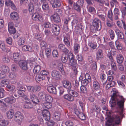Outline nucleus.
<instances>
[{
	"label": "nucleus",
	"instance_id": "a878e982",
	"mask_svg": "<svg viewBox=\"0 0 126 126\" xmlns=\"http://www.w3.org/2000/svg\"><path fill=\"white\" fill-rule=\"evenodd\" d=\"M61 113L60 111H56L54 113L53 118L57 121H59L60 119Z\"/></svg>",
	"mask_w": 126,
	"mask_h": 126
},
{
	"label": "nucleus",
	"instance_id": "603ef678",
	"mask_svg": "<svg viewBox=\"0 0 126 126\" xmlns=\"http://www.w3.org/2000/svg\"><path fill=\"white\" fill-rule=\"evenodd\" d=\"M29 10L31 14H32L34 11L33 6L32 4H29L28 5Z\"/></svg>",
	"mask_w": 126,
	"mask_h": 126
},
{
	"label": "nucleus",
	"instance_id": "39448f33",
	"mask_svg": "<svg viewBox=\"0 0 126 126\" xmlns=\"http://www.w3.org/2000/svg\"><path fill=\"white\" fill-rule=\"evenodd\" d=\"M32 19L35 21H39L41 22L43 21V17L42 16L37 13H32Z\"/></svg>",
	"mask_w": 126,
	"mask_h": 126
},
{
	"label": "nucleus",
	"instance_id": "3c124183",
	"mask_svg": "<svg viewBox=\"0 0 126 126\" xmlns=\"http://www.w3.org/2000/svg\"><path fill=\"white\" fill-rule=\"evenodd\" d=\"M5 91L2 88L0 87V98L3 97L4 96V92Z\"/></svg>",
	"mask_w": 126,
	"mask_h": 126
},
{
	"label": "nucleus",
	"instance_id": "7ed1b4c3",
	"mask_svg": "<svg viewBox=\"0 0 126 126\" xmlns=\"http://www.w3.org/2000/svg\"><path fill=\"white\" fill-rule=\"evenodd\" d=\"M93 25L95 29V32L99 31L101 28V22L97 18H95L94 20Z\"/></svg>",
	"mask_w": 126,
	"mask_h": 126
},
{
	"label": "nucleus",
	"instance_id": "79ce46f5",
	"mask_svg": "<svg viewBox=\"0 0 126 126\" xmlns=\"http://www.w3.org/2000/svg\"><path fill=\"white\" fill-rule=\"evenodd\" d=\"M107 16L111 21H113V14L111 10H110L108 11Z\"/></svg>",
	"mask_w": 126,
	"mask_h": 126
},
{
	"label": "nucleus",
	"instance_id": "e2e57ef3",
	"mask_svg": "<svg viewBox=\"0 0 126 126\" xmlns=\"http://www.w3.org/2000/svg\"><path fill=\"white\" fill-rule=\"evenodd\" d=\"M89 82H90V81L88 80L84 79L81 81L82 85L86 86L88 84Z\"/></svg>",
	"mask_w": 126,
	"mask_h": 126
},
{
	"label": "nucleus",
	"instance_id": "a211bd4d",
	"mask_svg": "<svg viewBox=\"0 0 126 126\" xmlns=\"http://www.w3.org/2000/svg\"><path fill=\"white\" fill-rule=\"evenodd\" d=\"M10 16L11 19L15 20H17L19 18L18 14L15 12H13L11 13Z\"/></svg>",
	"mask_w": 126,
	"mask_h": 126
},
{
	"label": "nucleus",
	"instance_id": "f3484780",
	"mask_svg": "<svg viewBox=\"0 0 126 126\" xmlns=\"http://www.w3.org/2000/svg\"><path fill=\"white\" fill-rule=\"evenodd\" d=\"M47 90L50 93L56 94L57 93L56 88L53 86H48L47 87Z\"/></svg>",
	"mask_w": 126,
	"mask_h": 126
},
{
	"label": "nucleus",
	"instance_id": "aec40b11",
	"mask_svg": "<svg viewBox=\"0 0 126 126\" xmlns=\"http://www.w3.org/2000/svg\"><path fill=\"white\" fill-rule=\"evenodd\" d=\"M13 58L14 62L17 63L20 59L21 55L18 52L14 53L13 54Z\"/></svg>",
	"mask_w": 126,
	"mask_h": 126
},
{
	"label": "nucleus",
	"instance_id": "72a5a7b5",
	"mask_svg": "<svg viewBox=\"0 0 126 126\" xmlns=\"http://www.w3.org/2000/svg\"><path fill=\"white\" fill-rule=\"evenodd\" d=\"M45 101L46 102H52L53 98L50 95L48 94H46L45 96Z\"/></svg>",
	"mask_w": 126,
	"mask_h": 126
},
{
	"label": "nucleus",
	"instance_id": "13d9d810",
	"mask_svg": "<svg viewBox=\"0 0 126 126\" xmlns=\"http://www.w3.org/2000/svg\"><path fill=\"white\" fill-rule=\"evenodd\" d=\"M52 102H46L44 104V106L47 109L50 108L52 106Z\"/></svg>",
	"mask_w": 126,
	"mask_h": 126
},
{
	"label": "nucleus",
	"instance_id": "393cba45",
	"mask_svg": "<svg viewBox=\"0 0 126 126\" xmlns=\"http://www.w3.org/2000/svg\"><path fill=\"white\" fill-rule=\"evenodd\" d=\"M58 47L64 53H67L69 52V50L65 47V46L63 44H60L58 46Z\"/></svg>",
	"mask_w": 126,
	"mask_h": 126
},
{
	"label": "nucleus",
	"instance_id": "8fccbe9b",
	"mask_svg": "<svg viewBox=\"0 0 126 126\" xmlns=\"http://www.w3.org/2000/svg\"><path fill=\"white\" fill-rule=\"evenodd\" d=\"M9 83V81L8 79H4L1 81V86L4 87V85H8Z\"/></svg>",
	"mask_w": 126,
	"mask_h": 126
},
{
	"label": "nucleus",
	"instance_id": "412c9836",
	"mask_svg": "<svg viewBox=\"0 0 126 126\" xmlns=\"http://www.w3.org/2000/svg\"><path fill=\"white\" fill-rule=\"evenodd\" d=\"M7 117L8 119H11L14 116V111L13 109H10L6 112Z\"/></svg>",
	"mask_w": 126,
	"mask_h": 126
},
{
	"label": "nucleus",
	"instance_id": "dca6fc26",
	"mask_svg": "<svg viewBox=\"0 0 126 126\" xmlns=\"http://www.w3.org/2000/svg\"><path fill=\"white\" fill-rule=\"evenodd\" d=\"M51 20L55 22L58 23L61 22V20L59 15L56 14H54L51 17Z\"/></svg>",
	"mask_w": 126,
	"mask_h": 126
},
{
	"label": "nucleus",
	"instance_id": "c9c22d12",
	"mask_svg": "<svg viewBox=\"0 0 126 126\" xmlns=\"http://www.w3.org/2000/svg\"><path fill=\"white\" fill-rule=\"evenodd\" d=\"M26 40V38L24 37H21L18 41V44L20 46L24 45L25 42Z\"/></svg>",
	"mask_w": 126,
	"mask_h": 126
},
{
	"label": "nucleus",
	"instance_id": "bf43d9fd",
	"mask_svg": "<svg viewBox=\"0 0 126 126\" xmlns=\"http://www.w3.org/2000/svg\"><path fill=\"white\" fill-rule=\"evenodd\" d=\"M71 8L69 6H66L64 9L65 13L67 14H69Z\"/></svg>",
	"mask_w": 126,
	"mask_h": 126
},
{
	"label": "nucleus",
	"instance_id": "cd10ccee",
	"mask_svg": "<svg viewBox=\"0 0 126 126\" xmlns=\"http://www.w3.org/2000/svg\"><path fill=\"white\" fill-rule=\"evenodd\" d=\"M108 34L110 39L113 40L115 36V34L113 30L111 29L109 30L108 31Z\"/></svg>",
	"mask_w": 126,
	"mask_h": 126
},
{
	"label": "nucleus",
	"instance_id": "864d4df0",
	"mask_svg": "<svg viewBox=\"0 0 126 126\" xmlns=\"http://www.w3.org/2000/svg\"><path fill=\"white\" fill-rule=\"evenodd\" d=\"M87 8L88 11L90 13L94 14L95 13V9L93 7L90 6Z\"/></svg>",
	"mask_w": 126,
	"mask_h": 126
},
{
	"label": "nucleus",
	"instance_id": "2f4dec72",
	"mask_svg": "<svg viewBox=\"0 0 126 126\" xmlns=\"http://www.w3.org/2000/svg\"><path fill=\"white\" fill-rule=\"evenodd\" d=\"M23 107L24 108H31L33 107V105L31 102H26L25 101Z\"/></svg>",
	"mask_w": 126,
	"mask_h": 126
},
{
	"label": "nucleus",
	"instance_id": "58836bf2",
	"mask_svg": "<svg viewBox=\"0 0 126 126\" xmlns=\"http://www.w3.org/2000/svg\"><path fill=\"white\" fill-rule=\"evenodd\" d=\"M68 56L65 54H62L61 57V61L63 63H65L66 62L68 61Z\"/></svg>",
	"mask_w": 126,
	"mask_h": 126
},
{
	"label": "nucleus",
	"instance_id": "052dcab7",
	"mask_svg": "<svg viewBox=\"0 0 126 126\" xmlns=\"http://www.w3.org/2000/svg\"><path fill=\"white\" fill-rule=\"evenodd\" d=\"M74 9L78 12H80L81 11L80 7V5L76 4L74 6Z\"/></svg>",
	"mask_w": 126,
	"mask_h": 126
},
{
	"label": "nucleus",
	"instance_id": "a19ab883",
	"mask_svg": "<svg viewBox=\"0 0 126 126\" xmlns=\"http://www.w3.org/2000/svg\"><path fill=\"white\" fill-rule=\"evenodd\" d=\"M58 67L59 70L61 72L62 74L63 75H64L65 74V73L64 70L63 64L61 63H59V64Z\"/></svg>",
	"mask_w": 126,
	"mask_h": 126
},
{
	"label": "nucleus",
	"instance_id": "ddd939ff",
	"mask_svg": "<svg viewBox=\"0 0 126 126\" xmlns=\"http://www.w3.org/2000/svg\"><path fill=\"white\" fill-rule=\"evenodd\" d=\"M35 79L37 82L41 83L45 80V77L41 74H37L35 77Z\"/></svg>",
	"mask_w": 126,
	"mask_h": 126
},
{
	"label": "nucleus",
	"instance_id": "4468645a",
	"mask_svg": "<svg viewBox=\"0 0 126 126\" xmlns=\"http://www.w3.org/2000/svg\"><path fill=\"white\" fill-rule=\"evenodd\" d=\"M96 59L97 60H100L104 57L103 51L101 49H98L96 52Z\"/></svg>",
	"mask_w": 126,
	"mask_h": 126
},
{
	"label": "nucleus",
	"instance_id": "09e8293b",
	"mask_svg": "<svg viewBox=\"0 0 126 126\" xmlns=\"http://www.w3.org/2000/svg\"><path fill=\"white\" fill-rule=\"evenodd\" d=\"M27 89L28 91L31 93H34V86L31 85H26Z\"/></svg>",
	"mask_w": 126,
	"mask_h": 126
},
{
	"label": "nucleus",
	"instance_id": "4be33fe9",
	"mask_svg": "<svg viewBox=\"0 0 126 126\" xmlns=\"http://www.w3.org/2000/svg\"><path fill=\"white\" fill-rule=\"evenodd\" d=\"M113 118L115 124L119 125L120 123V118L118 115L114 114L113 116Z\"/></svg>",
	"mask_w": 126,
	"mask_h": 126
},
{
	"label": "nucleus",
	"instance_id": "5fc2aeb1",
	"mask_svg": "<svg viewBox=\"0 0 126 126\" xmlns=\"http://www.w3.org/2000/svg\"><path fill=\"white\" fill-rule=\"evenodd\" d=\"M106 24L107 26L108 27L111 28L113 26L112 22L108 19L107 20Z\"/></svg>",
	"mask_w": 126,
	"mask_h": 126
},
{
	"label": "nucleus",
	"instance_id": "f03ea898",
	"mask_svg": "<svg viewBox=\"0 0 126 126\" xmlns=\"http://www.w3.org/2000/svg\"><path fill=\"white\" fill-rule=\"evenodd\" d=\"M14 118L15 120L19 125H20L22 122L24 120V115L20 112L17 111L16 112L14 116Z\"/></svg>",
	"mask_w": 126,
	"mask_h": 126
},
{
	"label": "nucleus",
	"instance_id": "6e6552de",
	"mask_svg": "<svg viewBox=\"0 0 126 126\" xmlns=\"http://www.w3.org/2000/svg\"><path fill=\"white\" fill-rule=\"evenodd\" d=\"M4 101L6 103L11 105L15 102L16 99L13 96H11L5 98Z\"/></svg>",
	"mask_w": 126,
	"mask_h": 126
},
{
	"label": "nucleus",
	"instance_id": "b1692460",
	"mask_svg": "<svg viewBox=\"0 0 126 126\" xmlns=\"http://www.w3.org/2000/svg\"><path fill=\"white\" fill-rule=\"evenodd\" d=\"M62 83L63 87L65 88L69 89L71 87V84L68 81L64 80L63 81Z\"/></svg>",
	"mask_w": 126,
	"mask_h": 126
},
{
	"label": "nucleus",
	"instance_id": "0eeeda50",
	"mask_svg": "<svg viewBox=\"0 0 126 126\" xmlns=\"http://www.w3.org/2000/svg\"><path fill=\"white\" fill-rule=\"evenodd\" d=\"M51 76L53 79L57 80L60 79L62 76L60 72L56 70H53L51 72Z\"/></svg>",
	"mask_w": 126,
	"mask_h": 126
},
{
	"label": "nucleus",
	"instance_id": "c03bdc74",
	"mask_svg": "<svg viewBox=\"0 0 126 126\" xmlns=\"http://www.w3.org/2000/svg\"><path fill=\"white\" fill-rule=\"evenodd\" d=\"M41 70V67L39 65H36L34 68L33 72L34 74H37L39 73Z\"/></svg>",
	"mask_w": 126,
	"mask_h": 126
},
{
	"label": "nucleus",
	"instance_id": "473e14b6",
	"mask_svg": "<svg viewBox=\"0 0 126 126\" xmlns=\"http://www.w3.org/2000/svg\"><path fill=\"white\" fill-rule=\"evenodd\" d=\"M69 94H72L73 97H76L79 95V94L75 91L71 90L68 89L67 90Z\"/></svg>",
	"mask_w": 126,
	"mask_h": 126
},
{
	"label": "nucleus",
	"instance_id": "1a4fd4ad",
	"mask_svg": "<svg viewBox=\"0 0 126 126\" xmlns=\"http://www.w3.org/2000/svg\"><path fill=\"white\" fill-rule=\"evenodd\" d=\"M93 87V89L96 91L100 90L101 89L100 84L96 79L94 80L92 82Z\"/></svg>",
	"mask_w": 126,
	"mask_h": 126
},
{
	"label": "nucleus",
	"instance_id": "a18cd8bd",
	"mask_svg": "<svg viewBox=\"0 0 126 126\" xmlns=\"http://www.w3.org/2000/svg\"><path fill=\"white\" fill-rule=\"evenodd\" d=\"M8 76L11 79L15 80L16 79V74L14 72H11L9 74Z\"/></svg>",
	"mask_w": 126,
	"mask_h": 126
},
{
	"label": "nucleus",
	"instance_id": "de8ad7c7",
	"mask_svg": "<svg viewBox=\"0 0 126 126\" xmlns=\"http://www.w3.org/2000/svg\"><path fill=\"white\" fill-rule=\"evenodd\" d=\"M51 50L49 48H46L45 49V53L47 58H49L50 56Z\"/></svg>",
	"mask_w": 126,
	"mask_h": 126
},
{
	"label": "nucleus",
	"instance_id": "2eb2a0df",
	"mask_svg": "<svg viewBox=\"0 0 126 126\" xmlns=\"http://www.w3.org/2000/svg\"><path fill=\"white\" fill-rule=\"evenodd\" d=\"M50 3L52 4L53 8H57L59 7L61 5L60 1L58 0H51L50 1Z\"/></svg>",
	"mask_w": 126,
	"mask_h": 126
},
{
	"label": "nucleus",
	"instance_id": "4c0bfd02",
	"mask_svg": "<svg viewBox=\"0 0 126 126\" xmlns=\"http://www.w3.org/2000/svg\"><path fill=\"white\" fill-rule=\"evenodd\" d=\"M2 71L6 74V73L8 72L9 71V69L8 67L5 65H2L1 66Z\"/></svg>",
	"mask_w": 126,
	"mask_h": 126
},
{
	"label": "nucleus",
	"instance_id": "bb28decb",
	"mask_svg": "<svg viewBox=\"0 0 126 126\" xmlns=\"http://www.w3.org/2000/svg\"><path fill=\"white\" fill-rule=\"evenodd\" d=\"M116 60L118 63H122L124 60V57L121 54L117 55L116 56Z\"/></svg>",
	"mask_w": 126,
	"mask_h": 126
},
{
	"label": "nucleus",
	"instance_id": "0e129e2a",
	"mask_svg": "<svg viewBox=\"0 0 126 126\" xmlns=\"http://www.w3.org/2000/svg\"><path fill=\"white\" fill-rule=\"evenodd\" d=\"M3 61L5 63H8L10 62V60L6 56H3L2 58Z\"/></svg>",
	"mask_w": 126,
	"mask_h": 126
},
{
	"label": "nucleus",
	"instance_id": "c85d7f7f",
	"mask_svg": "<svg viewBox=\"0 0 126 126\" xmlns=\"http://www.w3.org/2000/svg\"><path fill=\"white\" fill-rule=\"evenodd\" d=\"M74 54H76L78 53L79 51L80 47L79 44L76 43H74Z\"/></svg>",
	"mask_w": 126,
	"mask_h": 126
},
{
	"label": "nucleus",
	"instance_id": "37998d69",
	"mask_svg": "<svg viewBox=\"0 0 126 126\" xmlns=\"http://www.w3.org/2000/svg\"><path fill=\"white\" fill-rule=\"evenodd\" d=\"M8 124V121L5 119L0 120V125L2 126H6Z\"/></svg>",
	"mask_w": 126,
	"mask_h": 126
},
{
	"label": "nucleus",
	"instance_id": "69168bd1",
	"mask_svg": "<svg viewBox=\"0 0 126 126\" xmlns=\"http://www.w3.org/2000/svg\"><path fill=\"white\" fill-rule=\"evenodd\" d=\"M78 116L79 117V118L81 120H84L86 118V117L85 115L82 113H80Z\"/></svg>",
	"mask_w": 126,
	"mask_h": 126
},
{
	"label": "nucleus",
	"instance_id": "774afa93",
	"mask_svg": "<svg viewBox=\"0 0 126 126\" xmlns=\"http://www.w3.org/2000/svg\"><path fill=\"white\" fill-rule=\"evenodd\" d=\"M9 33L11 34H14L16 32L15 29L14 27L8 28Z\"/></svg>",
	"mask_w": 126,
	"mask_h": 126
},
{
	"label": "nucleus",
	"instance_id": "f257e3e1",
	"mask_svg": "<svg viewBox=\"0 0 126 126\" xmlns=\"http://www.w3.org/2000/svg\"><path fill=\"white\" fill-rule=\"evenodd\" d=\"M111 97L110 101V103L111 107H113L116 104L118 108L120 110V114L121 115L123 114L124 104L126 99L123 97L119 94L117 90H113L111 92Z\"/></svg>",
	"mask_w": 126,
	"mask_h": 126
},
{
	"label": "nucleus",
	"instance_id": "49530a36",
	"mask_svg": "<svg viewBox=\"0 0 126 126\" xmlns=\"http://www.w3.org/2000/svg\"><path fill=\"white\" fill-rule=\"evenodd\" d=\"M63 41L64 44L68 47H70V44L69 41L68 40L67 38L66 37H64Z\"/></svg>",
	"mask_w": 126,
	"mask_h": 126
},
{
	"label": "nucleus",
	"instance_id": "9b49d317",
	"mask_svg": "<svg viewBox=\"0 0 126 126\" xmlns=\"http://www.w3.org/2000/svg\"><path fill=\"white\" fill-rule=\"evenodd\" d=\"M19 64L21 69L24 70H26L28 69L27 63L26 61L22 60L19 62Z\"/></svg>",
	"mask_w": 126,
	"mask_h": 126
},
{
	"label": "nucleus",
	"instance_id": "6ab92c4d",
	"mask_svg": "<svg viewBox=\"0 0 126 126\" xmlns=\"http://www.w3.org/2000/svg\"><path fill=\"white\" fill-rule=\"evenodd\" d=\"M63 97L64 99L70 102H73L74 100V98L71 94H65L63 95Z\"/></svg>",
	"mask_w": 126,
	"mask_h": 126
},
{
	"label": "nucleus",
	"instance_id": "4d7b16f0",
	"mask_svg": "<svg viewBox=\"0 0 126 126\" xmlns=\"http://www.w3.org/2000/svg\"><path fill=\"white\" fill-rule=\"evenodd\" d=\"M88 45L91 48L93 49H95L97 46L96 45L92 42L89 43Z\"/></svg>",
	"mask_w": 126,
	"mask_h": 126
},
{
	"label": "nucleus",
	"instance_id": "338daca9",
	"mask_svg": "<svg viewBox=\"0 0 126 126\" xmlns=\"http://www.w3.org/2000/svg\"><path fill=\"white\" fill-rule=\"evenodd\" d=\"M80 89L81 91L83 93H85L87 92V89L85 86H81L80 87Z\"/></svg>",
	"mask_w": 126,
	"mask_h": 126
},
{
	"label": "nucleus",
	"instance_id": "423d86ee",
	"mask_svg": "<svg viewBox=\"0 0 126 126\" xmlns=\"http://www.w3.org/2000/svg\"><path fill=\"white\" fill-rule=\"evenodd\" d=\"M69 60V64L70 66H73L77 64L76 60L74 59V57L71 52H69L68 54Z\"/></svg>",
	"mask_w": 126,
	"mask_h": 126
},
{
	"label": "nucleus",
	"instance_id": "e433bc0d",
	"mask_svg": "<svg viewBox=\"0 0 126 126\" xmlns=\"http://www.w3.org/2000/svg\"><path fill=\"white\" fill-rule=\"evenodd\" d=\"M7 90L9 91L15 92V86L13 85H7L6 86Z\"/></svg>",
	"mask_w": 126,
	"mask_h": 126
},
{
	"label": "nucleus",
	"instance_id": "f8f14e48",
	"mask_svg": "<svg viewBox=\"0 0 126 126\" xmlns=\"http://www.w3.org/2000/svg\"><path fill=\"white\" fill-rule=\"evenodd\" d=\"M5 4L6 6L8 7L10 6L14 10H17V8L13 2L11 0H5Z\"/></svg>",
	"mask_w": 126,
	"mask_h": 126
},
{
	"label": "nucleus",
	"instance_id": "c756f323",
	"mask_svg": "<svg viewBox=\"0 0 126 126\" xmlns=\"http://www.w3.org/2000/svg\"><path fill=\"white\" fill-rule=\"evenodd\" d=\"M31 98L32 101L34 103L37 104L39 102L38 97L34 94H32L31 96Z\"/></svg>",
	"mask_w": 126,
	"mask_h": 126
},
{
	"label": "nucleus",
	"instance_id": "7c9ffc66",
	"mask_svg": "<svg viewBox=\"0 0 126 126\" xmlns=\"http://www.w3.org/2000/svg\"><path fill=\"white\" fill-rule=\"evenodd\" d=\"M42 7L43 10L44 12L48 11L49 9L48 2H44L43 3Z\"/></svg>",
	"mask_w": 126,
	"mask_h": 126
},
{
	"label": "nucleus",
	"instance_id": "20e7f679",
	"mask_svg": "<svg viewBox=\"0 0 126 126\" xmlns=\"http://www.w3.org/2000/svg\"><path fill=\"white\" fill-rule=\"evenodd\" d=\"M51 29L52 32L54 34L57 36L59 34L60 27L59 25L55 24H52Z\"/></svg>",
	"mask_w": 126,
	"mask_h": 126
},
{
	"label": "nucleus",
	"instance_id": "9d476101",
	"mask_svg": "<svg viewBox=\"0 0 126 126\" xmlns=\"http://www.w3.org/2000/svg\"><path fill=\"white\" fill-rule=\"evenodd\" d=\"M44 118L46 121L49 120L50 118V113L49 111L47 110H44L42 112Z\"/></svg>",
	"mask_w": 126,
	"mask_h": 126
},
{
	"label": "nucleus",
	"instance_id": "6e6d98bb",
	"mask_svg": "<svg viewBox=\"0 0 126 126\" xmlns=\"http://www.w3.org/2000/svg\"><path fill=\"white\" fill-rule=\"evenodd\" d=\"M34 93L39 91L41 89V87L38 85H36L34 86Z\"/></svg>",
	"mask_w": 126,
	"mask_h": 126
},
{
	"label": "nucleus",
	"instance_id": "680f3d73",
	"mask_svg": "<svg viewBox=\"0 0 126 126\" xmlns=\"http://www.w3.org/2000/svg\"><path fill=\"white\" fill-rule=\"evenodd\" d=\"M45 95L43 92H40L38 93V96L39 98L42 99H44Z\"/></svg>",
	"mask_w": 126,
	"mask_h": 126
},
{
	"label": "nucleus",
	"instance_id": "f704fd0d",
	"mask_svg": "<svg viewBox=\"0 0 126 126\" xmlns=\"http://www.w3.org/2000/svg\"><path fill=\"white\" fill-rule=\"evenodd\" d=\"M22 50L24 51H28L32 52V48L31 47L27 45H24L22 48Z\"/></svg>",
	"mask_w": 126,
	"mask_h": 126
},
{
	"label": "nucleus",
	"instance_id": "ea45409f",
	"mask_svg": "<svg viewBox=\"0 0 126 126\" xmlns=\"http://www.w3.org/2000/svg\"><path fill=\"white\" fill-rule=\"evenodd\" d=\"M115 45L118 49L121 50L123 49L122 45L117 40L115 42Z\"/></svg>",
	"mask_w": 126,
	"mask_h": 126
},
{
	"label": "nucleus",
	"instance_id": "5701e85b",
	"mask_svg": "<svg viewBox=\"0 0 126 126\" xmlns=\"http://www.w3.org/2000/svg\"><path fill=\"white\" fill-rule=\"evenodd\" d=\"M113 13L114 16V19L115 20L118 19L119 16L120 15L119 9L117 8H115L113 11Z\"/></svg>",
	"mask_w": 126,
	"mask_h": 126
}]
</instances>
